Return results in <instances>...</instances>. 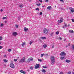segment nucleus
<instances>
[{
  "mask_svg": "<svg viewBox=\"0 0 74 74\" xmlns=\"http://www.w3.org/2000/svg\"><path fill=\"white\" fill-rule=\"evenodd\" d=\"M51 64H53L55 62V57L53 56H52L51 57Z\"/></svg>",
  "mask_w": 74,
  "mask_h": 74,
  "instance_id": "obj_1",
  "label": "nucleus"
},
{
  "mask_svg": "<svg viewBox=\"0 0 74 74\" xmlns=\"http://www.w3.org/2000/svg\"><path fill=\"white\" fill-rule=\"evenodd\" d=\"M25 57H23V58H22L19 61V63H23L25 62Z\"/></svg>",
  "mask_w": 74,
  "mask_h": 74,
  "instance_id": "obj_2",
  "label": "nucleus"
},
{
  "mask_svg": "<svg viewBox=\"0 0 74 74\" xmlns=\"http://www.w3.org/2000/svg\"><path fill=\"white\" fill-rule=\"evenodd\" d=\"M48 29L46 28H45L43 29V32L44 33H45V34H47L48 33Z\"/></svg>",
  "mask_w": 74,
  "mask_h": 74,
  "instance_id": "obj_3",
  "label": "nucleus"
},
{
  "mask_svg": "<svg viewBox=\"0 0 74 74\" xmlns=\"http://www.w3.org/2000/svg\"><path fill=\"white\" fill-rule=\"evenodd\" d=\"M10 67L12 69H15V65H14V64L13 63L11 64L10 65Z\"/></svg>",
  "mask_w": 74,
  "mask_h": 74,
  "instance_id": "obj_4",
  "label": "nucleus"
},
{
  "mask_svg": "<svg viewBox=\"0 0 74 74\" xmlns=\"http://www.w3.org/2000/svg\"><path fill=\"white\" fill-rule=\"evenodd\" d=\"M60 55L61 56H64V55H66V54L65 53L62 52L60 54Z\"/></svg>",
  "mask_w": 74,
  "mask_h": 74,
  "instance_id": "obj_5",
  "label": "nucleus"
},
{
  "mask_svg": "<svg viewBox=\"0 0 74 74\" xmlns=\"http://www.w3.org/2000/svg\"><path fill=\"white\" fill-rule=\"evenodd\" d=\"M69 9L71 11V12H74V9L71 7H70Z\"/></svg>",
  "mask_w": 74,
  "mask_h": 74,
  "instance_id": "obj_6",
  "label": "nucleus"
},
{
  "mask_svg": "<svg viewBox=\"0 0 74 74\" xmlns=\"http://www.w3.org/2000/svg\"><path fill=\"white\" fill-rule=\"evenodd\" d=\"M40 66V65L38 64H36L35 66V68L36 69H38L39 68V67Z\"/></svg>",
  "mask_w": 74,
  "mask_h": 74,
  "instance_id": "obj_7",
  "label": "nucleus"
},
{
  "mask_svg": "<svg viewBox=\"0 0 74 74\" xmlns=\"http://www.w3.org/2000/svg\"><path fill=\"white\" fill-rule=\"evenodd\" d=\"M12 34L14 36H15H15L17 35V33L15 32H13L12 33Z\"/></svg>",
  "mask_w": 74,
  "mask_h": 74,
  "instance_id": "obj_8",
  "label": "nucleus"
},
{
  "mask_svg": "<svg viewBox=\"0 0 74 74\" xmlns=\"http://www.w3.org/2000/svg\"><path fill=\"white\" fill-rule=\"evenodd\" d=\"M33 60V58H31L28 59V61L29 62H30V61H32Z\"/></svg>",
  "mask_w": 74,
  "mask_h": 74,
  "instance_id": "obj_9",
  "label": "nucleus"
},
{
  "mask_svg": "<svg viewBox=\"0 0 74 74\" xmlns=\"http://www.w3.org/2000/svg\"><path fill=\"white\" fill-rule=\"evenodd\" d=\"M8 60L5 59H3V62H4V63H7V62H8Z\"/></svg>",
  "mask_w": 74,
  "mask_h": 74,
  "instance_id": "obj_10",
  "label": "nucleus"
},
{
  "mask_svg": "<svg viewBox=\"0 0 74 74\" xmlns=\"http://www.w3.org/2000/svg\"><path fill=\"white\" fill-rule=\"evenodd\" d=\"M24 29L25 32H26V31H27V30H29L28 28H27L26 27H24Z\"/></svg>",
  "mask_w": 74,
  "mask_h": 74,
  "instance_id": "obj_11",
  "label": "nucleus"
},
{
  "mask_svg": "<svg viewBox=\"0 0 74 74\" xmlns=\"http://www.w3.org/2000/svg\"><path fill=\"white\" fill-rule=\"evenodd\" d=\"M58 23H62L63 22V20H60L58 21Z\"/></svg>",
  "mask_w": 74,
  "mask_h": 74,
  "instance_id": "obj_12",
  "label": "nucleus"
},
{
  "mask_svg": "<svg viewBox=\"0 0 74 74\" xmlns=\"http://www.w3.org/2000/svg\"><path fill=\"white\" fill-rule=\"evenodd\" d=\"M66 63H69V62H71V61L69 60H66Z\"/></svg>",
  "mask_w": 74,
  "mask_h": 74,
  "instance_id": "obj_13",
  "label": "nucleus"
},
{
  "mask_svg": "<svg viewBox=\"0 0 74 74\" xmlns=\"http://www.w3.org/2000/svg\"><path fill=\"white\" fill-rule=\"evenodd\" d=\"M42 40H44V39H46V38L45 37H41L40 38Z\"/></svg>",
  "mask_w": 74,
  "mask_h": 74,
  "instance_id": "obj_14",
  "label": "nucleus"
},
{
  "mask_svg": "<svg viewBox=\"0 0 74 74\" xmlns=\"http://www.w3.org/2000/svg\"><path fill=\"white\" fill-rule=\"evenodd\" d=\"M25 42H23V43L22 44V47H24L25 45H26V44H25Z\"/></svg>",
  "mask_w": 74,
  "mask_h": 74,
  "instance_id": "obj_15",
  "label": "nucleus"
},
{
  "mask_svg": "<svg viewBox=\"0 0 74 74\" xmlns=\"http://www.w3.org/2000/svg\"><path fill=\"white\" fill-rule=\"evenodd\" d=\"M51 6H49L47 7V9H48V10H51Z\"/></svg>",
  "mask_w": 74,
  "mask_h": 74,
  "instance_id": "obj_16",
  "label": "nucleus"
},
{
  "mask_svg": "<svg viewBox=\"0 0 74 74\" xmlns=\"http://www.w3.org/2000/svg\"><path fill=\"white\" fill-rule=\"evenodd\" d=\"M42 73H45L46 72V71L45 70L43 69L42 70Z\"/></svg>",
  "mask_w": 74,
  "mask_h": 74,
  "instance_id": "obj_17",
  "label": "nucleus"
},
{
  "mask_svg": "<svg viewBox=\"0 0 74 74\" xmlns=\"http://www.w3.org/2000/svg\"><path fill=\"white\" fill-rule=\"evenodd\" d=\"M59 9H60V10H63V11H64V10H65L64 9H63V8H60Z\"/></svg>",
  "mask_w": 74,
  "mask_h": 74,
  "instance_id": "obj_18",
  "label": "nucleus"
},
{
  "mask_svg": "<svg viewBox=\"0 0 74 74\" xmlns=\"http://www.w3.org/2000/svg\"><path fill=\"white\" fill-rule=\"evenodd\" d=\"M47 47V45L45 44L43 45V47L44 48H46Z\"/></svg>",
  "mask_w": 74,
  "mask_h": 74,
  "instance_id": "obj_19",
  "label": "nucleus"
},
{
  "mask_svg": "<svg viewBox=\"0 0 74 74\" xmlns=\"http://www.w3.org/2000/svg\"><path fill=\"white\" fill-rule=\"evenodd\" d=\"M38 61H39V62H42V59H38Z\"/></svg>",
  "mask_w": 74,
  "mask_h": 74,
  "instance_id": "obj_20",
  "label": "nucleus"
},
{
  "mask_svg": "<svg viewBox=\"0 0 74 74\" xmlns=\"http://www.w3.org/2000/svg\"><path fill=\"white\" fill-rule=\"evenodd\" d=\"M69 32H70V33H74V32L72 30H70Z\"/></svg>",
  "mask_w": 74,
  "mask_h": 74,
  "instance_id": "obj_21",
  "label": "nucleus"
},
{
  "mask_svg": "<svg viewBox=\"0 0 74 74\" xmlns=\"http://www.w3.org/2000/svg\"><path fill=\"white\" fill-rule=\"evenodd\" d=\"M44 55H45L44 54H41V57H43Z\"/></svg>",
  "mask_w": 74,
  "mask_h": 74,
  "instance_id": "obj_22",
  "label": "nucleus"
},
{
  "mask_svg": "<svg viewBox=\"0 0 74 74\" xmlns=\"http://www.w3.org/2000/svg\"><path fill=\"white\" fill-rule=\"evenodd\" d=\"M70 46V43H69L68 45L66 46V47H69Z\"/></svg>",
  "mask_w": 74,
  "mask_h": 74,
  "instance_id": "obj_23",
  "label": "nucleus"
},
{
  "mask_svg": "<svg viewBox=\"0 0 74 74\" xmlns=\"http://www.w3.org/2000/svg\"><path fill=\"white\" fill-rule=\"evenodd\" d=\"M64 59V57H61L60 58V59H61V60H63V59Z\"/></svg>",
  "mask_w": 74,
  "mask_h": 74,
  "instance_id": "obj_24",
  "label": "nucleus"
},
{
  "mask_svg": "<svg viewBox=\"0 0 74 74\" xmlns=\"http://www.w3.org/2000/svg\"><path fill=\"white\" fill-rule=\"evenodd\" d=\"M30 69L31 70H33V66H31L30 67Z\"/></svg>",
  "mask_w": 74,
  "mask_h": 74,
  "instance_id": "obj_25",
  "label": "nucleus"
},
{
  "mask_svg": "<svg viewBox=\"0 0 74 74\" xmlns=\"http://www.w3.org/2000/svg\"><path fill=\"white\" fill-rule=\"evenodd\" d=\"M60 20H62V21H63V18L62 17H60Z\"/></svg>",
  "mask_w": 74,
  "mask_h": 74,
  "instance_id": "obj_26",
  "label": "nucleus"
},
{
  "mask_svg": "<svg viewBox=\"0 0 74 74\" xmlns=\"http://www.w3.org/2000/svg\"><path fill=\"white\" fill-rule=\"evenodd\" d=\"M56 34H59V32H56Z\"/></svg>",
  "mask_w": 74,
  "mask_h": 74,
  "instance_id": "obj_27",
  "label": "nucleus"
},
{
  "mask_svg": "<svg viewBox=\"0 0 74 74\" xmlns=\"http://www.w3.org/2000/svg\"><path fill=\"white\" fill-rule=\"evenodd\" d=\"M53 32H51V36H52V35H53Z\"/></svg>",
  "mask_w": 74,
  "mask_h": 74,
  "instance_id": "obj_28",
  "label": "nucleus"
},
{
  "mask_svg": "<svg viewBox=\"0 0 74 74\" xmlns=\"http://www.w3.org/2000/svg\"><path fill=\"white\" fill-rule=\"evenodd\" d=\"M8 52H11V49H9L8 50Z\"/></svg>",
  "mask_w": 74,
  "mask_h": 74,
  "instance_id": "obj_29",
  "label": "nucleus"
},
{
  "mask_svg": "<svg viewBox=\"0 0 74 74\" xmlns=\"http://www.w3.org/2000/svg\"><path fill=\"white\" fill-rule=\"evenodd\" d=\"M7 17H3V19H7Z\"/></svg>",
  "mask_w": 74,
  "mask_h": 74,
  "instance_id": "obj_30",
  "label": "nucleus"
},
{
  "mask_svg": "<svg viewBox=\"0 0 74 74\" xmlns=\"http://www.w3.org/2000/svg\"><path fill=\"white\" fill-rule=\"evenodd\" d=\"M36 5H38V6H40L41 5V4H38L36 3Z\"/></svg>",
  "mask_w": 74,
  "mask_h": 74,
  "instance_id": "obj_31",
  "label": "nucleus"
},
{
  "mask_svg": "<svg viewBox=\"0 0 74 74\" xmlns=\"http://www.w3.org/2000/svg\"><path fill=\"white\" fill-rule=\"evenodd\" d=\"M36 11H39V8H36Z\"/></svg>",
  "mask_w": 74,
  "mask_h": 74,
  "instance_id": "obj_32",
  "label": "nucleus"
},
{
  "mask_svg": "<svg viewBox=\"0 0 74 74\" xmlns=\"http://www.w3.org/2000/svg\"><path fill=\"white\" fill-rule=\"evenodd\" d=\"M19 7H20L21 8H22V7H23V5H19Z\"/></svg>",
  "mask_w": 74,
  "mask_h": 74,
  "instance_id": "obj_33",
  "label": "nucleus"
},
{
  "mask_svg": "<svg viewBox=\"0 0 74 74\" xmlns=\"http://www.w3.org/2000/svg\"><path fill=\"white\" fill-rule=\"evenodd\" d=\"M14 62H16L17 61V59H14Z\"/></svg>",
  "mask_w": 74,
  "mask_h": 74,
  "instance_id": "obj_34",
  "label": "nucleus"
},
{
  "mask_svg": "<svg viewBox=\"0 0 74 74\" xmlns=\"http://www.w3.org/2000/svg\"><path fill=\"white\" fill-rule=\"evenodd\" d=\"M68 74H71V71H69L68 72Z\"/></svg>",
  "mask_w": 74,
  "mask_h": 74,
  "instance_id": "obj_35",
  "label": "nucleus"
},
{
  "mask_svg": "<svg viewBox=\"0 0 74 74\" xmlns=\"http://www.w3.org/2000/svg\"><path fill=\"white\" fill-rule=\"evenodd\" d=\"M4 58H6L7 57V55H4Z\"/></svg>",
  "mask_w": 74,
  "mask_h": 74,
  "instance_id": "obj_36",
  "label": "nucleus"
},
{
  "mask_svg": "<svg viewBox=\"0 0 74 74\" xmlns=\"http://www.w3.org/2000/svg\"><path fill=\"white\" fill-rule=\"evenodd\" d=\"M16 28H18V25H16Z\"/></svg>",
  "mask_w": 74,
  "mask_h": 74,
  "instance_id": "obj_37",
  "label": "nucleus"
},
{
  "mask_svg": "<svg viewBox=\"0 0 74 74\" xmlns=\"http://www.w3.org/2000/svg\"><path fill=\"white\" fill-rule=\"evenodd\" d=\"M42 67H43V68H45V69H47V67H45V66H42Z\"/></svg>",
  "mask_w": 74,
  "mask_h": 74,
  "instance_id": "obj_38",
  "label": "nucleus"
},
{
  "mask_svg": "<svg viewBox=\"0 0 74 74\" xmlns=\"http://www.w3.org/2000/svg\"><path fill=\"white\" fill-rule=\"evenodd\" d=\"M60 1H62V3H63L64 2V1L63 0H60Z\"/></svg>",
  "mask_w": 74,
  "mask_h": 74,
  "instance_id": "obj_39",
  "label": "nucleus"
},
{
  "mask_svg": "<svg viewBox=\"0 0 74 74\" xmlns=\"http://www.w3.org/2000/svg\"><path fill=\"white\" fill-rule=\"evenodd\" d=\"M42 12H41L40 13V15H42Z\"/></svg>",
  "mask_w": 74,
  "mask_h": 74,
  "instance_id": "obj_40",
  "label": "nucleus"
},
{
  "mask_svg": "<svg viewBox=\"0 0 74 74\" xmlns=\"http://www.w3.org/2000/svg\"><path fill=\"white\" fill-rule=\"evenodd\" d=\"M3 24H1V27H2V26H3Z\"/></svg>",
  "mask_w": 74,
  "mask_h": 74,
  "instance_id": "obj_41",
  "label": "nucleus"
},
{
  "mask_svg": "<svg viewBox=\"0 0 74 74\" xmlns=\"http://www.w3.org/2000/svg\"><path fill=\"white\" fill-rule=\"evenodd\" d=\"M23 71L22 70H21V71H20V72L21 73H23Z\"/></svg>",
  "mask_w": 74,
  "mask_h": 74,
  "instance_id": "obj_42",
  "label": "nucleus"
},
{
  "mask_svg": "<svg viewBox=\"0 0 74 74\" xmlns=\"http://www.w3.org/2000/svg\"><path fill=\"white\" fill-rule=\"evenodd\" d=\"M63 72H61L60 73V74H63Z\"/></svg>",
  "mask_w": 74,
  "mask_h": 74,
  "instance_id": "obj_43",
  "label": "nucleus"
},
{
  "mask_svg": "<svg viewBox=\"0 0 74 74\" xmlns=\"http://www.w3.org/2000/svg\"><path fill=\"white\" fill-rule=\"evenodd\" d=\"M2 40V37L0 36V40Z\"/></svg>",
  "mask_w": 74,
  "mask_h": 74,
  "instance_id": "obj_44",
  "label": "nucleus"
},
{
  "mask_svg": "<svg viewBox=\"0 0 74 74\" xmlns=\"http://www.w3.org/2000/svg\"><path fill=\"white\" fill-rule=\"evenodd\" d=\"M59 39L60 40H62V38H61V37H59Z\"/></svg>",
  "mask_w": 74,
  "mask_h": 74,
  "instance_id": "obj_45",
  "label": "nucleus"
},
{
  "mask_svg": "<svg viewBox=\"0 0 74 74\" xmlns=\"http://www.w3.org/2000/svg\"><path fill=\"white\" fill-rule=\"evenodd\" d=\"M54 47H55V45H53L52 46V48H54Z\"/></svg>",
  "mask_w": 74,
  "mask_h": 74,
  "instance_id": "obj_46",
  "label": "nucleus"
},
{
  "mask_svg": "<svg viewBox=\"0 0 74 74\" xmlns=\"http://www.w3.org/2000/svg\"><path fill=\"white\" fill-rule=\"evenodd\" d=\"M3 48V47L2 46H0V49H2Z\"/></svg>",
  "mask_w": 74,
  "mask_h": 74,
  "instance_id": "obj_47",
  "label": "nucleus"
},
{
  "mask_svg": "<svg viewBox=\"0 0 74 74\" xmlns=\"http://www.w3.org/2000/svg\"><path fill=\"white\" fill-rule=\"evenodd\" d=\"M72 21L73 22H74V20L73 19H72Z\"/></svg>",
  "mask_w": 74,
  "mask_h": 74,
  "instance_id": "obj_48",
  "label": "nucleus"
},
{
  "mask_svg": "<svg viewBox=\"0 0 74 74\" xmlns=\"http://www.w3.org/2000/svg\"><path fill=\"white\" fill-rule=\"evenodd\" d=\"M32 43H33V42H30L29 43V44H30V45H31V44H32Z\"/></svg>",
  "mask_w": 74,
  "mask_h": 74,
  "instance_id": "obj_49",
  "label": "nucleus"
},
{
  "mask_svg": "<svg viewBox=\"0 0 74 74\" xmlns=\"http://www.w3.org/2000/svg\"><path fill=\"white\" fill-rule=\"evenodd\" d=\"M23 74H26V72L23 71Z\"/></svg>",
  "mask_w": 74,
  "mask_h": 74,
  "instance_id": "obj_50",
  "label": "nucleus"
},
{
  "mask_svg": "<svg viewBox=\"0 0 74 74\" xmlns=\"http://www.w3.org/2000/svg\"><path fill=\"white\" fill-rule=\"evenodd\" d=\"M39 1H40V2H41V3H42V0H39Z\"/></svg>",
  "mask_w": 74,
  "mask_h": 74,
  "instance_id": "obj_51",
  "label": "nucleus"
},
{
  "mask_svg": "<svg viewBox=\"0 0 74 74\" xmlns=\"http://www.w3.org/2000/svg\"><path fill=\"white\" fill-rule=\"evenodd\" d=\"M18 20H19V19H20V17H18Z\"/></svg>",
  "mask_w": 74,
  "mask_h": 74,
  "instance_id": "obj_52",
  "label": "nucleus"
},
{
  "mask_svg": "<svg viewBox=\"0 0 74 74\" xmlns=\"http://www.w3.org/2000/svg\"><path fill=\"white\" fill-rule=\"evenodd\" d=\"M48 0H46L45 1V2H46L47 3V2H48Z\"/></svg>",
  "mask_w": 74,
  "mask_h": 74,
  "instance_id": "obj_53",
  "label": "nucleus"
},
{
  "mask_svg": "<svg viewBox=\"0 0 74 74\" xmlns=\"http://www.w3.org/2000/svg\"><path fill=\"white\" fill-rule=\"evenodd\" d=\"M3 11V9H1V12H2V11Z\"/></svg>",
  "mask_w": 74,
  "mask_h": 74,
  "instance_id": "obj_54",
  "label": "nucleus"
},
{
  "mask_svg": "<svg viewBox=\"0 0 74 74\" xmlns=\"http://www.w3.org/2000/svg\"><path fill=\"white\" fill-rule=\"evenodd\" d=\"M66 27H67V25L66 24H65V25H64Z\"/></svg>",
  "mask_w": 74,
  "mask_h": 74,
  "instance_id": "obj_55",
  "label": "nucleus"
},
{
  "mask_svg": "<svg viewBox=\"0 0 74 74\" xmlns=\"http://www.w3.org/2000/svg\"><path fill=\"white\" fill-rule=\"evenodd\" d=\"M55 8H56V5H55Z\"/></svg>",
  "mask_w": 74,
  "mask_h": 74,
  "instance_id": "obj_56",
  "label": "nucleus"
},
{
  "mask_svg": "<svg viewBox=\"0 0 74 74\" xmlns=\"http://www.w3.org/2000/svg\"><path fill=\"white\" fill-rule=\"evenodd\" d=\"M72 73H73V74H74V73L73 72Z\"/></svg>",
  "mask_w": 74,
  "mask_h": 74,
  "instance_id": "obj_57",
  "label": "nucleus"
},
{
  "mask_svg": "<svg viewBox=\"0 0 74 74\" xmlns=\"http://www.w3.org/2000/svg\"><path fill=\"white\" fill-rule=\"evenodd\" d=\"M1 42H0V44H1Z\"/></svg>",
  "mask_w": 74,
  "mask_h": 74,
  "instance_id": "obj_58",
  "label": "nucleus"
},
{
  "mask_svg": "<svg viewBox=\"0 0 74 74\" xmlns=\"http://www.w3.org/2000/svg\"><path fill=\"white\" fill-rule=\"evenodd\" d=\"M63 27V28H64V27Z\"/></svg>",
  "mask_w": 74,
  "mask_h": 74,
  "instance_id": "obj_59",
  "label": "nucleus"
},
{
  "mask_svg": "<svg viewBox=\"0 0 74 74\" xmlns=\"http://www.w3.org/2000/svg\"><path fill=\"white\" fill-rule=\"evenodd\" d=\"M73 70V71H74V69Z\"/></svg>",
  "mask_w": 74,
  "mask_h": 74,
  "instance_id": "obj_60",
  "label": "nucleus"
}]
</instances>
